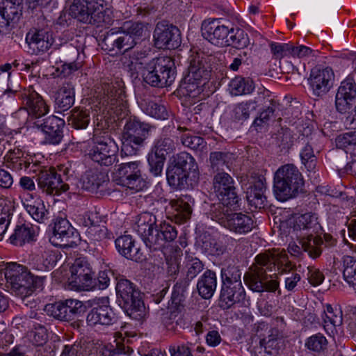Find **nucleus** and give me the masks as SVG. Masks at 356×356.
Masks as SVG:
<instances>
[{
  "label": "nucleus",
  "instance_id": "2",
  "mask_svg": "<svg viewBox=\"0 0 356 356\" xmlns=\"http://www.w3.org/2000/svg\"><path fill=\"white\" fill-rule=\"evenodd\" d=\"M275 255L270 251L257 254L254 261L244 275L243 280L248 288L254 292L273 293L279 289L280 282L275 277L268 275L277 265Z\"/></svg>",
  "mask_w": 356,
  "mask_h": 356
},
{
  "label": "nucleus",
  "instance_id": "48",
  "mask_svg": "<svg viewBox=\"0 0 356 356\" xmlns=\"http://www.w3.org/2000/svg\"><path fill=\"white\" fill-rule=\"evenodd\" d=\"M280 336V332L278 328L270 327L264 334L260 333L259 334L260 338L259 345L261 348H264L266 353L271 355L272 350L277 347Z\"/></svg>",
  "mask_w": 356,
  "mask_h": 356
},
{
  "label": "nucleus",
  "instance_id": "61",
  "mask_svg": "<svg viewBox=\"0 0 356 356\" xmlns=\"http://www.w3.org/2000/svg\"><path fill=\"white\" fill-rule=\"evenodd\" d=\"M129 347L124 344L116 343L114 347L111 344H108L99 350L101 356H133L129 353Z\"/></svg>",
  "mask_w": 356,
  "mask_h": 356
},
{
  "label": "nucleus",
  "instance_id": "15",
  "mask_svg": "<svg viewBox=\"0 0 356 356\" xmlns=\"http://www.w3.org/2000/svg\"><path fill=\"white\" fill-rule=\"evenodd\" d=\"M153 37L155 47L158 49H175L181 42L179 29L165 21L156 24Z\"/></svg>",
  "mask_w": 356,
  "mask_h": 356
},
{
  "label": "nucleus",
  "instance_id": "41",
  "mask_svg": "<svg viewBox=\"0 0 356 356\" xmlns=\"http://www.w3.org/2000/svg\"><path fill=\"white\" fill-rule=\"evenodd\" d=\"M189 173V172L169 163L166 170L168 183L175 189L184 188L188 186L187 179Z\"/></svg>",
  "mask_w": 356,
  "mask_h": 356
},
{
  "label": "nucleus",
  "instance_id": "36",
  "mask_svg": "<svg viewBox=\"0 0 356 356\" xmlns=\"http://www.w3.org/2000/svg\"><path fill=\"white\" fill-rule=\"evenodd\" d=\"M297 238H299V243L303 252H305L312 259L319 257L322 253V245L323 240L321 236H314V234L305 235L298 234Z\"/></svg>",
  "mask_w": 356,
  "mask_h": 356
},
{
  "label": "nucleus",
  "instance_id": "43",
  "mask_svg": "<svg viewBox=\"0 0 356 356\" xmlns=\"http://www.w3.org/2000/svg\"><path fill=\"white\" fill-rule=\"evenodd\" d=\"M23 205L35 221L44 223L49 219V212L46 209L44 202L41 199L38 198L31 203L26 200L23 202Z\"/></svg>",
  "mask_w": 356,
  "mask_h": 356
},
{
  "label": "nucleus",
  "instance_id": "31",
  "mask_svg": "<svg viewBox=\"0 0 356 356\" xmlns=\"http://www.w3.org/2000/svg\"><path fill=\"white\" fill-rule=\"evenodd\" d=\"M188 286V282L184 280L177 282L174 287L170 301L168 302V308L170 310V319L175 320L177 314L183 308V302L185 300V292Z\"/></svg>",
  "mask_w": 356,
  "mask_h": 356
},
{
  "label": "nucleus",
  "instance_id": "47",
  "mask_svg": "<svg viewBox=\"0 0 356 356\" xmlns=\"http://www.w3.org/2000/svg\"><path fill=\"white\" fill-rule=\"evenodd\" d=\"M120 29L124 33V34L127 35V37L131 40H133L132 42L134 44L130 45L132 49L136 45L138 40L143 35V33L145 31V26L142 22L127 21L123 23Z\"/></svg>",
  "mask_w": 356,
  "mask_h": 356
},
{
  "label": "nucleus",
  "instance_id": "9",
  "mask_svg": "<svg viewBox=\"0 0 356 356\" xmlns=\"http://www.w3.org/2000/svg\"><path fill=\"white\" fill-rule=\"evenodd\" d=\"M231 207L221 204L215 206L214 211L210 213L211 219L237 234H245L251 232L254 227L252 217L243 213H234Z\"/></svg>",
  "mask_w": 356,
  "mask_h": 356
},
{
  "label": "nucleus",
  "instance_id": "3",
  "mask_svg": "<svg viewBox=\"0 0 356 356\" xmlns=\"http://www.w3.org/2000/svg\"><path fill=\"white\" fill-rule=\"evenodd\" d=\"M2 270L7 284L22 298L30 296L35 289H42L46 277L34 275L26 266L17 263H8Z\"/></svg>",
  "mask_w": 356,
  "mask_h": 356
},
{
  "label": "nucleus",
  "instance_id": "29",
  "mask_svg": "<svg viewBox=\"0 0 356 356\" xmlns=\"http://www.w3.org/2000/svg\"><path fill=\"white\" fill-rule=\"evenodd\" d=\"M153 67L159 76H165L164 81L169 85L175 81L177 72L175 62L171 57L159 56L149 62V68Z\"/></svg>",
  "mask_w": 356,
  "mask_h": 356
},
{
  "label": "nucleus",
  "instance_id": "63",
  "mask_svg": "<svg viewBox=\"0 0 356 356\" xmlns=\"http://www.w3.org/2000/svg\"><path fill=\"white\" fill-rule=\"evenodd\" d=\"M47 314L60 321H68L63 301L56 302L54 304H47L44 307Z\"/></svg>",
  "mask_w": 356,
  "mask_h": 356
},
{
  "label": "nucleus",
  "instance_id": "57",
  "mask_svg": "<svg viewBox=\"0 0 356 356\" xmlns=\"http://www.w3.org/2000/svg\"><path fill=\"white\" fill-rule=\"evenodd\" d=\"M142 76L143 81L152 87L163 88L170 86L164 81L165 76H159L153 67L149 68V62L144 67Z\"/></svg>",
  "mask_w": 356,
  "mask_h": 356
},
{
  "label": "nucleus",
  "instance_id": "18",
  "mask_svg": "<svg viewBox=\"0 0 356 356\" xmlns=\"http://www.w3.org/2000/svg\"><path fill=\"white\" fill-rule=\"evenodd\" d=\"M33 126L41 129L44 134V143L50 145L59 144L63 138V129L65 126L64 120L54 115L47 118L35 120Z\"/></svg>",
  "mask_w": 356,
  "mask_h": 356
},
{
  "label": "nucleus",
  "instance_id": "16",
  "mask_svg": "<svg viewBox=\"0 0 356 356\" xmlns=\"http://www.w3.org/2000/svg\"><path fill=\"white\" fill-rule=\"evenodd\" d=\"M127 35L120 28L111 29L99 36L102 49L111 55L126 54L131 49L130 45L134 44L133 40Z\"/></svg>",
  "mask_w": 356,
  "mask_h": 356
},
{
  "label": "nucleus",
  "instance_id": "54",
  "mask_svg": "<svg viewBox=\"0 0 356 356\" xmlns=\"http://www.w3.org/2000/svg\"><path fill=\"white\" fill-rule=\"evenodd\" d=\"M230 156L222 152H213L210 153L209 161L211 169L213 172H225L229 170Z\"/></svg>",
  "mask_w": 356,
  "mask_h": 356
},
{
  "label": "nucleus",
  "instance_id": "8",
  "mask_svg": "<svg viewBox=\"0 0 356 356\" xmlns=\"http://www.w3.org/2000/svg\"><path fill=\"white\" fill-rule=\"evenodd\" d=\"M92 142L88 155L93 161L104 166L112 165L118 161V146L110 133L95 129Z\"/></svg>",
  "mask_w": 356,
  "mask_h": 356
},
{
  "label": "nucleus",
  "instance_id": "34",
  "mask_svg": "<svg viewBox=\"0 0 356 356\" xmlns=\"http://www.w3.org/2000/svg\"><path fill=\"white\" fill-rule=\"evenodd\" d=\"M108 181V176L96 169L87 170L81 178V187L91 193H97Z\"/></svg>",
  "mask_w": 356,
  "mask_h": 356
},
{
  "label": "nucleus",
  "instance_id": "39",
  "mask_svg": "<svg viewBox=\"0 0 356 356\" xmlns=\"http://www.w3.org/2000/svg\"><path fill=\"white\" fill-rule=\"evenodd\" d=\"M55 263L54 254L51 250L41 249L33 255L30 264L33 269L45 272L53 268Z\"/></svg>",
  "mask_w": 356,
  "mask_h": 356
},
{
  "label": "nucleus",
  "instance_id": "40",
  "mask_svg": "<svg viewBox=\"0 0 356 356\" xmlns=\"http://www.w3.org/2000/svg\"><path fill=\"white\" fill-rule=\"evenodd\" d=\"M35 232L31 225L21 224L16 225L13 233L9 237L10 243L17 246H22L26 243L35 240Z\"/></svg>",
  "mask_w": 356,
  "mask_h": 356
},
{
  "label": "nucleus",
  "instance_id": "11",
  "mask_svg": "<svg viewBox=\"0 0 356 356\" xmlns=\"http://www.w3.org/2000/svg\"><path fill=\"white\" fill-rule=\"evenodd\" d=\"M177 143L168 136H161L156 139L147 155L150 172L154 176L161 175L167 156L174 152Z\"/></svg>",
  "mask_w": 356,
  "mask_h": 356
},
{
  "label": "nucleus",
  "instance_id": "4",
  "mask_svg": "<svg viewBox=\"0 0 356 356\" xmlns=\"http://www.w3.org/2000/svg\"><path fill=\"white\" fill-rule=\"evenodd\" d=\"M305 180L298 168L293 164L280 167L274 175L273 191L281 202L294 198L304 191Z\"/></svg>",
  "mask_w": 356,
  "mask_h": 356
},
{
  "label": "nucleus",
  "instance_id": "25",
  "mask_svg": "<svg viewBox=\"0 0 356 356\" xmlns=\"http://www.w3.org/2000/svg\"><path fill=\"white\" fill-rule=\"evenodd\" d=\"M26 43L32 54L47 51L54 43L52 33L47 29H35L26 37Z\"/></svg>",
  "mask_w": 356,
  "mask_h": 356
},
{
  "label": "nucleus",
  "instance_id": "12",
  "mask_svg": "<svg viewBox=\"0 0 356 356\" xmlns=\"http://www.w3.org/2000/svg\"><path fill=\"white\" fill-rule=\"evenodd\" d=\"M139 162H128L116 165L113 172L114 181L119 185L126 186L137 191L146 186V182L142 176Z\"/></svg>",
  "mask_w": 356,
  "mask_h": 356
},
{
  "label": "nucleus",
  "instance_id": "45",
  "mask_svg": "<svg viewBox=\"0 0 356 356\" xmlns=\"http://www.w3.org/2000/svg\"><path fill=\"white\" fill-rule=\"evenodd\" d=\"M0 12L17 24L22 15L20 0H3L0 4Z\"/></svg>",
  "mask_w": 356,
  "mask_h": 356
},
{
  "label": "nucleus",
  "instance_id": "7",
  "mask_svg": "<svg viewBox=\"0 0 356 356\" xmlns=\"http://www.w3.org/2000/svg\"><path fill=\"white\" fill-rule=\"evenodd\" d=\"M70 14L78 21L88 24L99 26L110 22L104 0H74Z\"/></svg>",
  "mask_w": 356,
  "mask_h": 356
},
{
  "label": "nucleus",
  "instance_id": "58",
  "mask_svg": "<svg viewBox=\"0 0 356 356\" xmlns=\"http://www.w3.org/2000/svg\"><path fill=\"white\" fill-rule=\"evenodd\" d=\"M63 303H64L68 321L74 320L86 311V306L79 300L67 299L63 301Z\"/></svg>",
  "mask_w": 356,
  "mask_h": 356
},
{
  "label": "nucleus",
  "instance_id": "14",
  "mask_svg": "<svg viewBox=\"0 0 356 356\" xmlns=\"http://www.w3.org/2000/svg\"><path fill=\"white\" fill-rule=\"evenodd\" d=\"M35 177L38 188L47 195H58L70 188L69 184L65 182L61 174H58L54 168L42 169Z\"/></svg>",
  "mask_w": 356,
  "mask_h": 356
},
{
  "label": "nucleus",
  "instance_id": "60",
  "mask_svg": "<svg viewBox=\"0 0 356 356\" xmlns=\"http://www.w3.org/2000/svg\"><path fill=\"white\" fill-rule=\"evenodd\" d=\"M104 90L106 91L107 101L111 106H124L125 94L122 88L114 85H107Z\"/></svg>",
  "mask_w": 356,
  "mask_h": 356
},
{
  "label": "nucleus",
  "instance_id": "33",
  "mask_svg": "<svg viewBox=\"0 0 356 356\" xmlns=\"http://www.w3.org/2000/svg\"><path fill=\"white\" fill-rule=\"evenodd\" d=\"M75 99L74 88L70 83H64L55 94V104L58 112L68 111Z\"/></svg>",
  "mask_w": 356,
  "mask_h": 356
},
{
  "label": "nucleus",
  "instance_id": "44",
  "mask_svg": "<svg viewBox=\"0 0 356 356\" xmlns=\"http://www.w3.org/2000/svg\"><path fill=\"white\" fill-rule=\"evenodd\" d=\"M255 88L253 80L250 77L236 76L229 83L232 95H245L251 94Z\"/></svg>",
  "mask_w": 356,
  "mask_h": 356
},
{
  "label": "nucleus",
  "instance_id": "26",
  "mask_svg": "<svg viewBox=\"0 0 356 356\" xmlns=\"http://www.w3.org/2000/svg\"><path fill=\"white\" fill-rule=\"evenodd\" d=\"M97 218V213H94L86 214L83 218V224L85 227H88L86 234L91 243L113 238V234L109 232L105 226L97 225L99 222Z\"/></svg>",
  "mask_w": 356,
  "mask_h": 356
},
{
  "label": "nucleus",
  "instance_id": "13",
  "mask_svg": "<svg viewBox=\"0 0 356 356\" xmlns=\"http://www.w3.org/2000/svg\"><path fill=\"white\" fill-rule=\"evenodd\" d=\"M70 284L78 291H89L96 285L95 273L85 258H78L70 268Z\"/></svg>",
  "mask_w": 356,
  "mask_h": 356
},
{
  "label": "nucleus",
  "instance_id": "59",
  "mask_svg": "<svg viewBox=\"0 0 356 356\" xmlns=\"http://www.w3.org/2000/svg\"><path fill=\"white\" fill-rule=\"evenodd\" d=\"M79 234L73 227H67V230L60 238L57 239L53 244L55 246H60L64 248H70L77 245L79 241Z\"/></svg>",
  "mask_w": 356,
  "mask_h": 356
},
{
  "label": "nucleus",
  "instance_id": "56",
  "mask_svg": "<svg viewBox=\"0 0 356 356\" xmlns=\"http://www.w3.org/2000/svg\"><path fill=\"white\" fill-rule=\"evenodd\" d=\"M241 271L238 266L229 264L221 268L222 284H241Z\"/></svg>",
  "mask_w": 356,
  "mask_h": 356
},
{
  "label": "nucleus",
  "instance_id": "52",
  "mask_svg": "<svg viewBox=\"0 0 356 356\" xmlns=\"http://www.w3.org/2000/svg\"><path fill=\"white\" fill-rule=\"evenodd\" d=\"M343 277L356 293V258L346 255L343 257Z\"/></svg>",
  "mask_w": 356,
  "mask_h": 356
},
{
  "label": "nucleus",
  "instance_id": "46",
  "mask_svg": "<svg viewBox=\"0 0 356 356\" xmlns=\"http://www.w3.org/2000/svg\"><path fill=\"white\" fill-rule=\"evenodd\" d=\"M229 35L226 39L225 46H232L234 48L241 49L247 47L250 44L248 35L245 31L240 28L229 29Z\"/></svg>",
  "mask_w": 356,
  "mask_h": 356
},
{
  "label": "nucleus",
  "instance_id": "21",
  "mask_svg": "<svg viewBox=\"0 0 356 356\" xmlns=\"http://www.w3.org/2000/svg\"><path fill=\"white\" fill-rule=\"evenodd\" d=\"M188 73L186 79L188 81H201L206 83L211 76L210 58L202 53L193 54L190 58Z\"/></svg>",
  "mask_w": 356,
  "mask_h": 356
},
{
  "label": "nucleus",
  "instance_id": "51",
  "mask_svg": "<svg viewBox=\"0 0 356 356\" xmlns=\"http://www.w3.org/2000/svg\"><path fill=\"white\" fill-rule=\"evenodd\" d=\"M9 159L10 161H8L7 166L17 172L27 170L30 163H33V159L31 157V155H24L19 149L17 152L13 151L10 152Z\"/></svg>",
  "mask_w": 356,
  "mask_h": 356
},
{
  "label": "nucleus",
  "instance_id": "28",
  "mask_svg": "<svg viewBox=\"0 0 356 356\" xmlns=\"http://www.w3.org/2000/svg\"><path fill=\"white\" fill-rule=\"evenodd\" d=\"M318 218L316 213L313 212H307L298 216L293 226V232L297 234H302L305 235L314 234L321 229V225L318 220Z\"/></svg>",
  "mask_w": 356,
  "mask_h": 356
},
{
  "label": "nucleus",
  "instance_id": "42",
  "mask_svg": "<svg viewBox=\"0 0 356 356\" xmlns=\"http://www.w3.org/2000/svg\"><path fill=\"white\" fill-rule=\"evenodd\" d=\"M305 347L314 355L325 356L328 351V341L323 334L317 333L305 340Z\"/></svg>",
  "mask_w": 356,
  "mask_h": 356
},
{
  "label": "nucleus",
  "instance_id": "37",
  "mask_svg": "<svg viewBox=\"0 0 356 356\" xmlns=\"http://www.w3.org/2000/svg\"><path fill=\"white\" fill-rule=\"evenodd\" d=\"M217 287V277L216 273L211 270H207L198 280L197 289L200 296L204 299H210Z\"/></svg>",
  "mask_w": 356,
  "mask_h": 356
},
{
  "label": "nucleus",
  "instance_id": "64",
  "mask_svg": "<svg viewBox=\"0 0 356 356\" xmlns=\"http://www.w3.org/2000/svg\"><path fill=\"white\" fill-rule=\"evenodd\" d=\"M204 264L197 257L187 258L186 262V280L188 282L195 277L204 269Z\"/></svg>",
  "mask_w": 356,
  "mask_h": 356
},
{
  "label": "nucleus",
  "instance_id": "20",
  "mask_svg": "<svg viewBox=\"0 0 356 356\" xmlns=\"http://www.w3.org/2000/svg\"><path fill=\"white\" fill-rule=\"evenodd\" d=\"M356 102V83L352 77L343 80L335 97L337 110L341 113H348Z\"/></svg>",
  "mask_w": 356,
  "mask_h": 356
},
{
  "label": "nucleus",
  "instance_id": "30",
  "mask_svg": "<svg viewBox=\"0 0 356 356\" xmlns=\"http://www.w3.org/2000/svg\"><path fill=\"white\" fill-rule=\"evenodd\" d=\"M116 321L113 309L108 305H97L90 309L86 316V322L90 326L97 325H110Z\"/></svg>",
  "mask_w": 356,
  "mask_h": 356
},
{
  "label": "nucleus",
  "instance_id": "5",
  "mask_svg": "<svg viewBox=\"0 0 356 356\" xmlns=\"http://www.w3.org/2000/svg\"><path fill=\"white\" fill-rule=\"evenodd\" d=\"M119 305L131 318L142 321L146 316V308L142 293L136 285L127 279H120L116 284Z\"/></svg>",
  "mask_w": 356,
  "mask_h": 356
},
{
  "label": "nucleus",
  "instance_id": "23",
  "mask_svg": "<svg viewBox=\"0 0 356 356\" xmlns=\"http://www.w3.org/2000/svg\"><path fill=\"white\" fill-rule=\"evenodd\" d=\"M266 178L261 175L253 177L246 191V199L250 210L253 211L266 206Z\"/></svg>",
  "mask_w": 356,
  "mask_h": 356
},
{
  "label": "nucleus",
  "instance_id": "1",
  "mask_svg": "<svg viewBox=\"0 0 356 356\" xmlns=\"http://www.w3.org/2000/svg\"><path fill=\"white\" fill-rule=\"evenodd\" d=\"M134 229L146 246L153 250H160L177 237L174 225L165 220L157 225L156 216L149 212H143L138 216Z\"/></svg>",
  "mask_w": 356,
  "mask_h": 356
},
{
  "label": "nucleus",
  "instance_id": "35",
  "mask_svg": "<svg viewBox=\"0 0 356 356\" xmlns=\"http://www.w3.org/2000/svg\"><path fill=\"white\" fill-rule=\"evenodd\" d=\"M140 109L147 115L157 120H165L168 118L166 107L149 97H140L138 100Z\"/></svg>",
  "mask_w": 356,
  "mask_h": 356
},
{
  "label": "nucleus",
  "instance_id": "6",
  "mask_svg": "<svg viewBox=\"0 0 356 356\" xmlns=\"http://www.w3.org/2000/svg\"><path fill=\"white\" fill-rule=\"evenodd\" d=\"M155 129V126L142 122L136 116H129L123 128L122 150L126 154H136Z\"/></svg>",
  "mask_w": 356,
  "mask_h": 356
},
{
  "label": "nucleus",
  "instance_id": "19",
  "mask_svg": "<svg viewBox=\"0 0 356 356\" xmlns=\"http://www.w3.org/2000/svg\"><path fill=\"white\" fill-rule=\"evenodd\" d=\"M334 79V74L332 68H313L308 79L313 95L319 97L327 94L333 86Z\"/></svg>",
  "mask_w": 356,
  "mask_h": 356
},
{
  "label": "nucleus",
  "instance_id": "32",
  "mask_svg": "<svg viewBox=\"0 0 356 356\" xmlns=\"http://www.w3.org/2000/svg\"><path fill=\"white\" fill-rule=\"evenodd\" d=\"M24 102L29 115L35 120H42L41 118L49 112L48 106L42 97L35 91L27 95Z\"/></svg>",
  "mask_w": 356,
  "mask_h": 356
},
{
  "label": "nucleus",
  "instance_id": "24",
  "mask_svg": "<svg viewBox=\"0 0 356 356\" xmlns=\"http://www.w3.org/2000/svg\"><path fill=\"white\" fill-rule=\"evenodd\" d=\"M246 293L243 284H222L218 305L223 310L232 308L236 303H243Z\"/></svg>",
  "mask_w": 356,
  "mask_h": 356
},
{
  "label": "nucleus",
  "instance_id": "38",
  "mask_svg": "<svg viewBox=\"0 0 356 356\" xmlns=\"http://www.w3.org/2000/svg\"><path fill=\"white\" fill-rule=\"evenodd\" d=\"M191 197L188 195L172 200L170 202L173 211V216L178 223H183L191 218L192 208L191 206Z\"/></svg>",
  "mask_w": 356,
  "mask_h": 356
},
{
  "label": "nucleus",
  "instance_id": "17",
  "mask_svg": "<svg viewBox=\"0 0 356 356\" xmlns=\"http://www.w3.org/2000/svg\"><path fill=\"white\" fill-rule=\"evenodd\" d=\"M298 136L296 138V145L300 148V159L302 163L309 172H315L317 157L312 147V127L302 126L298 127Z\"/></svg>",
  "mask_w": 356,
  "mask_h": 356
},
{
  "label": "nucleus",
  "instance_id": "10",
  "mask_svg": "<svg viewBox=\"0 0 356 356\" xmlns=\"http://www.w3.org/2000/svg\"><path fill=\"white\" fill-rule=\"evenodd\" d=\"M234 184V179L226 172H218L213 176V192L219 202L211 205L210 213L214 211V207L219 204L233 207L234 209L240 207L241 199L237 194Z\"/></svg>",
  "mask_w": 356,
  "mask_h": 356
},
{
  "label": "nucleus",
  "instance_id": "27",
  "mask_svg": "<svg viewBox=\"0 0 356 356\" xmlns=\"http://www.w3.org/2000/svg\"><path fill=\"white\" fill-rule=\"evenodd\" d=\"M118 252L125 258L136 262H142L146 259V255L139 247L135 245V241L130 235H123L115 241Z\"/></svg>",
  "mask_w": 356,
  "mask_h": 356
},
{
  "label": "nucleus",
  "instance_id": "62",
  "mask_svg": "<svg viewBox=\"0 0 356 356\" xmlns=\"http://www.w3.org/2000/svg\"><path fill=\"white\" fill-rule=\"evenodd\" d=\"M276 140L282 151H288L293 145H296V139L289 129H281L276 135Z\"/></svg>",
  "mask_w": 356,
  "mask_h": 356
},
{
  "label": "nucleus",
  "instance_id": "53",
  "mask_svg": "<svg viewBox=\"0 0 356 356\" xmlns=\"http://www.w3.org/2000/svg\"><path fill=\"white\" fill-rule=\"evenodd\" d=\"M170 163L189 172L192 171L195 172L197 169L195 159L186 152H181L173 155L170 160Z\"/></svg>",
  "mask_w": 356,
  "mask_h": 356
},
{
  "label": "nucleus",
  "instance_id": "55",
  "mask_svg": "<svg viewBox=\"0 0 356 356\" xmlns=\"http://www.w3.org/2000/svg\"><path fill=\"white\" fill-rule=\"evenodd\" d=\"M255 110L256 105H252L251 101L242 102L234 106L232 118L234 122L242 123L248 120L250 113Z\"/></svg>",
  "mask_w": 356,
  "mask_h": 356
},
{
  "label": "nucleus",
  "instance_id": "22",
  "mask_svg": "<svg viewBox=\"0 0 356 356\" xmlns=\"http://www.w3.org/2000/svg\"><path fill=\"white\" fill-rule=\"evenodd\" d=\"M229 29L228 26L221 24L218 19H205L202 23V35L213 44L225 46L229 33Z\"/></svg>",
  "mask_w": 356,
  "mask_h": 356
},
{
  "label": "nucleus",
  "instance_id": "50",
  "mask_svg": "<svg viewBox=\"0 0 356 356\" xmlns=\"http://www.w3.org/2000/svg\"><path fill=\"white\" fill-rule=\"evenodd\" d=\"M337 148L343 149L352 156H356V131L340 134L335 139Z\"/></svg>",
  "mask_w": 356,
  "mask_h": 356
},
{
  "label": "nucleus",
  "instance_id": "49",
  "mask_svg": "<svg viewBox=\"0 0 356 356\" xmlns=\"http://www.w3.org/2000/svg\"><path fill=\"white\" fill-rule=\"evenodd\" d=\"M68 123L76 129H86L90 120V111L86 109L74 108L67 118Z\"/></svg>",
  "mask_w": 356,
  "mask_h": 356
}]
</instances>
